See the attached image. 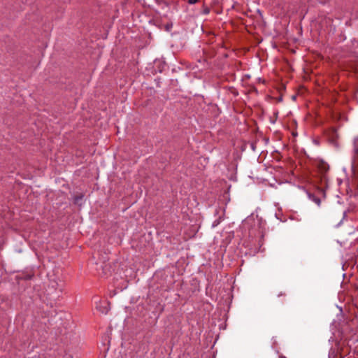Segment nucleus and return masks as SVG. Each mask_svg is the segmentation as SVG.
<instances>
[{"mask_svg":"<svg viewBox=\"0 0 358 358\" xmlns=\"http://www.w3.org/2000/svg\"><path fill=\"white\" fill-rule=\"evenodd\" d=\"M59 285L57 281L52 280L50 282L48 288L45 289V294L50 300H55L59 296L62 289H59Z\"/></svg>","mask_w":358,"mask_h":358,"instance_id":"obj_1","label":"nucleus"},{"mask_svg":"<svg viewBox=\"0 0 358 358\" xmlns=\"http://www.w3.org/2000/svg\"><path fill=\"white\" fill-rule=\"evenodd\" d=\"M317 168H318L320 173H321V182L326 184L327 181V178L326 177L325 173L329 170V165L326 162L322 161V162H319Z\"/></svg>","mask_w":358,"mask_h":358,"instance_id":"obj_2","label":"nucleus"},{"mask_svg":"<svg viewBox=\"0 0 358 358\" xmlns=\"http://www.w3.org/2000/svg\"><path fill=\"white\" fill-rule=\"evenodd\" d=\"M96 308L103 314H106L108 312V307L106 302L96 301Z\"/></svg>","mask_w":358,"mask_h":358,"instance_id":"obj_3","label":"nucleus"},{"mask_svg":"<svg viewBox=\"0 0 358 358\" xmlns=\"http://www.w3.org/2000/svg\"><path fill=\"white\" fill-rule=\"evenodd\" d=\"M353 162L358 164V137L354 139L353 142Z\"/></svg>","mask_w":358,"mask_h":358,"instance_id":"obj_4","label":"nucleus"},{"mask_svg":"<svg viewBox=\"0 0 358 358\" xmlns=\"http://www.w3.org/2000/svg\"><path fill=\"white\" fill-rule=\"evenodd\" d=\"M83 199V196H76L74 197V203L78 204L79 203V201Z\"/></svg>","mask_w":358,"mask_h":358,"instance_id":"obj_5","label":"nucleus"},{"mask_svg":"<svg viewBox=\"0 0 358 358\" xmlns=\"http://www.w3.org/2000/svg\"><path fill=\"white\" fill-rule=\"evenodd\" d=\"M197 1H198V0H188V3L190 4H194Z\"/></svg>","mask_w":358,"mask_h":358,"instance_id":"obj_6","label":"nucleus"},{"mask_svg":"<svg viewBox=\"0 0 358 358\" xmlns=\"http://www.w3.org/2000/svg\"><path fill=\"white\" fill-rule=\"evenodd\" d=\"M209 13L208 8H203V13L208 14Z\"/></svg>","mask_w":358,"mask_h":358,"instance_id":"obj_7","label":"nucleus"},{"mask_svg":"<svg viewBox=\"0 0 358 358\" xmlns=\"http://www.w3.org/2000/svg\"><path fill=\"white\" fill-rule=\"evenodd\" d=\"M259 244H261V245L262 244V240H259Z\"/></svg>","mask_w":358,"mask_h":358,"instance_id":"obj_8","label":"nucleus"},{"mask_svg":"<svg viewBox=\"0 0 358 358\" xmlns=\"http://www.w3.org/2000/svg\"><path fill=\"white\" fill-rule=\"evenodd\" d=\"M315 202H317L319 203H320V199L315 200Z\"/></svg>","mask_w":358,"mask_h":358,"instance_id":"obj_9","label":"nucleus"},{"mask_svg":"<svg viewBox=\"0 0 358 358\" xmlns=\"http://www.w3.org/2000/svg\"><path fill=\"white\" fill-rule=\"evenodd\" d=\"M315 202H317L319 203H320V199L315 200Z\"/></svg>","mask_w":358,"mask_h":358,"instance_id":"obj_10","label":"nucleus"},{"mask_svg":"<svg viewBox=\"0 0 358 358\" xmlns=\"http://www.w3.org/2000/svg\"><path fill=\"white\" fill-rule=\"evenodd\" d=\"M210 358H215V357H210Z\"/></svg>","mask_w":358,"mask_h":358,"instance_id":"obj_11","label":"nucleus"}]
</instances>
